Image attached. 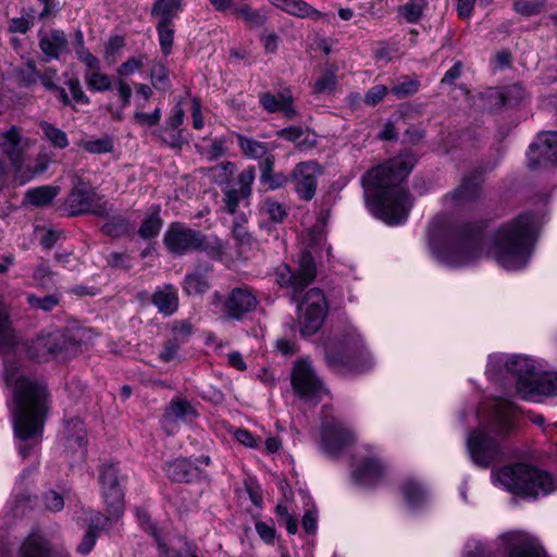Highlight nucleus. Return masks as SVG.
<instances>
[{
	"label": "nucleus",
	"instance_id": "6ab92c4d",
	"mask_svg": "<svg viewBox=\"0 0 557 557\" xmlns=\"http://www.w3.org/2000/svg\"><path fill=\"white\" fill-rule=\"evenodd\" d=\"M520 395L527 400H537L541 396L557 395V373L535 371L528 384H520Z\"/></svg>",
	"mask_w": 557,
	"mask_h": 557
},
{
	"label": "nucleus",
	"instance_id": "1a4fd4ad",
	"mask_svg": "<svg viewBox=\"0 0 557 557\" xmlns=\"http://www.w3.org/2000/svg\"><path fill=\"white\" fill-rule=\"evenodd\" d=\"M0 153L8 158L21 184L42 174L53 159L45 149L35 153L30 141H0Z\"/></svg>",
	"mask_w": 557,
	"mask_h": 557
},
{
	"label": "nucleus",
	"instance_id": "c756f323",
	"mask_svg": "<svg viewBox=\"0 0 557 557\" xmlns=\"http://www.w3.org/2000/svg\"><path fill=\"white\" fill-rule=\"evenodd\" d=\"M67 38L63 30L52 29L39 38V48L48 59H58L67 48Z\"/></svg>",
	"mask_w": 557,
	"mask_h": 557
},
{
	"label": "nucleus",
	"instance_id": "423d86ee",
	"mask_svg": "<svg viewBox=\"0 0 557 557\" xmlns=\"http://www.w3.org/2000/svg\"><path fill=\"white\" fill-rule=\"evenodd\" d=\"M325 362L339 374H362L373 367V359L362 336L354 327L335 334L325 347Z\"/></svg>",
	"mask_w": 557,
	"mask_h": 557
},
{
	"label": "nucleus",
	"instance_id": "a878e982",
	"mask_svg": "<svg viewBox=\"0 0 557 557\" xmlns=\"http://www.w3.org/2000/svg\"><path fill=\"white\" fill-rule=\"evenodd\" d=\"M527 97V91L520 83H515L496 89L488 95L492 106L497 108H515L519 106Z\"/></svg>",
	"mask_w": 557,
	"mask_h": 557
},
{
	"label": "nucleus",
	"instance_id": "2f4dec72",
	"mask_svg": "<svg viewBox=\"0 0 557 557\" xmlns=\"http://www.w3.org/2000/svg\"><path fill=\"white\" fill-rule=\"evenodd\" d=\"M210 270V265H198L193 272L187 273L182 283L183 290L187 295H202L209 290L210 282L206 272Z\"/></svg>",
	"mask_w": 557,
	"mask_h": 557
},
{
	"label": "nucleus",
	"instance_id": "ddd939ff",
	"mask_svg": "<svg viewBox=\"0 0 557 557\" xmlns=\"http://www.w3.org/2000/svg\"><path fill=\"white\" fill-rule=\"evenodd\" d=\"M124 479L116 463H103L99 468L102 498L107 511L114 518H121L125 510V493L121 484Z\"/></svg>",
	"mask_w": 557,
	"mask_h": 557
},
{
	"label": "nucleus",
	"instance_id": "a18cd8bd",
	"mask_svg": "<svg viewBox=\"0 0 557 557\" xmlns=\"http://www.w3.org/2000/svg\"><path fill=\"white\" fill-rule=\"evenodd\" d=\"M84 78L87 87L92 91H106L112 87L110 77L101 73L100 69L85 71Z\"/></svg>",
	"mask_w": 557,
	"mask_h": 557
},
{
	"label": "nucleus",
	"instance_id": "6e6552de",
	"mask_svg": "<svg viewBox=\"0 0 557 557\" xmlns=\"http://www.w3.org/2000/svg\"><path fill=\"white\" fill-rule=\"evenodd\" d=\"M496 478L506 491L524 498L546 496L554 490L550 473L525 462L504 466Z\"/></svg>",
	"mask_w": 557,
	"mask_h": 557
},
{
	"label": "nucleus",
	"instance_id": "c9c22d12",
	"mask_svg": "<svg viewBox=\"0 0 557 557\" xmlns=\"http://www.w3.org/2000/svg\"><path fill=\"white\" fill-rule=\"evenodd\" d=\"M401 129L411 139H421L424 136L418 127H406L405 119L398 115L395 120H388L384 124L383 129L379 134V139H397Z\"/></svg>",
	"mask_w": 557,
	"mask_h": 557
},
{
	"label": "nucleus",
	"instance_id": "4c0bfd02",
	"mask_svg": "<svg viewBox=\"0 0 557 557\" xmlns=\"http://www.w3.org/2000/svg\"><path fill=\"white\" fill-rule=\"evenodd\" d=\"M65 436L69 448H84L87 444V433L84 422L77 417L66 421Z\"/></svg>",
	"mask_w": 557,
	"mask_h": 557
},
{
	"label": "nucleus",
	"instance_id": "393cba45",
	"mask_svg": "<svg viewBox=\"0 0 557 557\" xmlns=\"http://www.w3.org/2000/svg\"><path fill=\"white\" fill-rule=\"evenodd\" d=\"M482 177L480 173H472L462 178L461 184L450 194L444 197V202L450 200L454 203L473 201L480 193Z\"/></svg>",
	"mask_w": 557,
	"mask_h": 557
},
{
	"label": "nucleus",
	"instance_id": "f3484780",
	"mask_svg": "<svg viewBox=\"0 0 557 557\" xmlns=\"http://www.w3.org/2000/svg\"><path fill=\"white\" fill-rule=\"evenodd\" d=\"M320 173L321 168L315 161L300 162L292 171L290 181L294 184L295 193L301 200L310 201L313 199Z\"/></svg>",
	"mask_w": 557,
	"mask_h": 557
},
{
	"label": "nucleus",
	"instance_id": "864d4df0",
	"mask_svg": "<svg viewBox=\"0 0 557 557\" xmlns=\"http://www.w3.org/2000/svg\"><path fill=\"white\" fill-rule=\"evenodd\" d=\"M27 66L32 71L33 74L38 76V78L40 79L41 84L47 89H49V90L58 89V86L54 84V79L57 77V71L55 70L49 69L45 73L39 74L37 69H36V65H35L34 61H28L27 62Z\"/></svg>",
	"mask_w": 557,
	"mask_h": 557
},
{
	"label": "nucleus",
	"instance_id": "5701e85b",
	"mask_svg": "<svg viewBox=\"0 0 557 557\" xmlns=\"http://www.w3.org/2000/svg\"><path fill=\"white\" fill-rule=\"evenodd\" d=\"M385 468L380 459L367 457L360 460L352 472L354 481L362 486H374L384 474Z\"/></svg>",
	"mask_w": 557,
	"mask_h": 557
},
{
	"label": "nucleus",
	"instance_id": "0eeeda50",
	"mask_svg": "<svg viewBox=\"0 0 557 557\" xmlns=\"http://www.w3.org/2000/svg\"><path fill=\"white\" fill-rule=\"evenodd\" d=\"M163 244L174 256L203 252L211 260L220 261L227 244L216 235H207L200 230L188 227L182 222H172L163 236Z\"/></svg>",
	"mask_w": 557,
	"mask_h": 557
},
{
	"label": "nucleus",
	"instance_id": "338daca9",
	"mask_svg": "<svg viewBox=\"0 0 557 557\" xmlns=\"http://www.w3.org/2000/svg\"><path fill=\"white\" fill-rule=\"evenodd\" d=\"M69 89L72 94L73 100L78 104H88L89 98L85 95L82 89L81 83L77 78L70 79L67 82Z\"/></svg>",
	"mask_w": 557,
	"mask_h": 557
},
{
	"label": "nucleus",
	"instance_id": "e433bc0d",
	"mask_svg": "<svg viewBox=\"0 0 557 557\" xmlns=\"http://www.w3.org/2000/svg\"><path fill=\"white\" fill-rule=\"evenodd\" d=\"M182 7V0H156L151 8V16L157 17L158 23L173 24Z\"/></svg>",
	"mask_w": 557,
	"mask_h": 557
},
{
	"label": "nucleus",
	"instance_id": "4d7b16f0",
	"mask_svg": "<svg viewBox=\"0 0 557 557\" xmlns=\"http://www.w3.org/2000/svg\"><path fill=\"white\" fill-rule=\"evenodd\" d=\"M117 519L119 518L112 517L108 511L107 515L99 511H92L89 517V530H95L98 533L100 530L107 529L111 520Z\"/></svg>",
	"mask_w": 557,
	"mask_h": 557
},
{
	"label": "nucleus",
	"instance_id": "052dcab7",
	"mask_svg": "<svg viewBox=\"0 0 557 557\" xmlns=\"http://www.w3.org/2000/svg\"><path fill=\"white\" fill-rule=\"evenodd\" d=\"M151 82L156 88H168L170 79L166 69L163 65H158L151 71Z\"/></svg>",
	"mask_w": 557,
	"mask_h": 557
},
{
	"label": "nucleus",
	"instance_id": "680f3d73",
	"mask_svg": "<svg viewBox=\"0 0 557 557\" xmlns=\"http://www.w3.org/2000/svg\"><path fill=\"white\" fill-rule=\"evenodd\" d=\"M44 502L46 508L53 512L60 511L64 507L63 497L55 491H48L44 495Z\"/></svg>",
	"mask_w": 557,
	"mask_h": 557
},
{
	"label": "nucleus",
	"instance_id": "ea45409f",
	"mask_svg": "<svg viewBox=\"0 0 557 557\" xmlns=\"http://www.w3.org/2000/svg\"><path fill=\"white\" fill-rule=\"evenodd\" d=\"M400 488L405 500L411 507L421 505L425 499V491L417 481L412 479L406 480L401 484Z\"/></svg>",
	"mask_w": 557,
	"mask_h": 557
},
{
	"label": "nucleus",
	"instance_id": "9d476101",
	"mask_svg": "<svg viewBox=\"0 0 557 557\" xmlns=\"http://www.w3.org/2000/svg\"><path fill=\"white\" fill-rule=\"evenodd\" d=\"M81 343L69 330H42L26 346L30 359L42 362L75 355Z\"/></svg>",
	"mask_w": 557,
	"mask_h": 557
},
{
	"label": "nucleus",
	"instance_id": "473e14b6",
	"mask_svg": "<svg viewBox=\"0 0 557 557\" xmlns=\"http://www.w3.org/2000/svg\"><path fill=\"white\" fill-rule=\"evenodd\" d=\"M273 3L281 10L301 18L318 21L324 16L322 12L302 0H274Z\"/></svg>",
	"mask_w": 557,
	"mask_h": 557
},
{
	"label": "nucleus",
	"instance_id": "09e8293b",
	"mask_svg": "<svg viewBox=\"0 0 557 557\" xmlns=\"http://www.w3.org/2000/svg\"><path fill=\"white\" fill-rule=\"evenodd\" d=\"M240 145L244 153L248 158L259 160V162L265 161L267 158H271L272 161H275L274 156L261 141H240Z\"/></svg>",
	"mask_w": 557,
	"mask_h": 557
},
{
	"label": "nucleus",
	"instance_id": "39448f33",
	"mask_svg": "<svg viewBox=\"0 0 557 557\" xmlns=\"http://www.w3.org/2000/svg\"><path fill=\"white\" fill-rule=\"evenodd\" d=\"M7 385H13L15 409L14 433L22 440L33 438L42 430L44 416L47 411V387L44 384L17 376L12 369H5Z\"/></svg>",
	"mask_w": 557,
	"mask_h": 557
},
{
	"label": "nucleus",
	"instance_id": "603ef678",
	"mask_svg": "<svg viewBox=\"0 0 557 557\" xmlns=\"http://www.w3.org/2000/svg\"><path fill=\"white\" fill-rule=\"evenodd\" d=\"M388 91H391V89L385 85H374L366 92L363 102L367 106L374 107L386 97Z\"/></svg>",
	"mask_w": 557,
	"mask_h": 557
},
{
	"label": "nucleus",
	"instance_id": "37998d69",
	"mask_svg": "<svg viewBox=\"0 0 557 557\" xmlns=\"http://www.w3.org/2000/svg\"><path fill=\"white\" fill-rule=\"evenodd\" d=\"M58 188L52 186H40L32 188L26 193L29 203L36 207L47 206L57 197Z\"/></svg>",
	"mask_w": 557,
	"mask_h": 557
},
{
	"label": "nucleus",
	"instance_id": "c85d7f7f",
	"mask_svg": "<svg viewBox=\"0 0 557 557\" xmlns=\"http://www.w3.org/2000/svg\"><path fill=\"white\" fill-rule=\"evenodd\" d=\"M18 344V337L12 326L9 307L0 297V351L12 350Z\"/></svg>",
	"mask_w": 557,
	"mask_h": 557
},
{
	"label": "nucleus",
	"instance_id": "49530a36",
	"mask_svg": "<svg viewBox=\"0 0 557 557\" xmlns=\"http://www.w3.org/2000/svg\"><path fill=\"white\" fill-rule=\"evenodd\" d=\"M156 28L161 51L164 55H169L174 44V24L157 23Z\"/></svg>",
	"mask_w": 557,
	"mask_h": 557
},
{
	"label": "nucleus",
	"instance_id": "bb28decb",
	"mask_svg": "<svg viewBox=\"0 0 557 557\" xmlns=\"http://www.w3.org/2000/svg\"><path fill=\"white\" fill-rule=\"evenodd\" d=\"M113 210L107 216H102L106 222L101 226V232L112 238L132 236L135 227L129 218L122 212L111 214Z\"/></svg>",
	"mask_w": 557,
	"mask_h": 557
},
{
	"label": "nucleus",
	"instance_id": "774afa93",
	"mask_svg": "<svg viewBox=\"0 0 557 557\" xmlns=\"http://www.w3.org/2000/svg\"><path fill=\"white\" fill-rule=\"evenodd\" d=\"M143 65H144V57L131 58L120 65V67L117 69V73L121 76H128V75L133 74L135 71L141 69Z\"/></svg>",
	"mask_w": 557,
	"mask_h": 557
},
{
	"label": "nucleus",
	"instance_id": "e2e57ef3",
	"mask_svg": "<svg viewBox=\"0 0 557 557\" xmlns=\"http://www.w3.org/2000/svg\"><path fill=\"white\" fill-rule=\"evenodd\" d=\"M180 346H181V343H178L177 337H174L173 339H169L163 345V349L160 352V359L164 362H170L171 360H173L176 357Z\"/></svg>",
	"mask_w": 557,
	"mask_h": 557
},
{
	"label": "nucleus",
	"instance_id": "69168bd1",
	"mask_svg": "<svg viewBox=\"0 0 557 557\" xmlns=\"http://www.w3.org/2000/svg\"><path fill=\"white\" fill-rule=\"evenodd\" d=\"M76 55L86 66V71L100 69V61L97 57L89 52L86 48L76 49Z\"/></svg>",
	"mask_w": 557,
	"mask_h": 557
},
{
	"label": "nucleus",
	"instance_id": "13d9d810",
	"mask_svg": "<svg viewBox=\"0 0 557 557\" xmlns=\"http://www.w3.org/2000/svg\"><path fill=\"white\" fill-rule=\"evenodd\" d=\"M107 264L111 269L128 271L132 268L131 258L127 253L111 252L107 257Z\"/></svg>",
	"mask_w": 557,
	"mask_h": 557
},
{
	"label": "nucleus",
	"instance_id": "2eb2a0df",
	"mask_svg": "<svg viewBox=\"0 0 557 557\" xmlns=\"http://www.w3.org/2000/svg\"><path fill=\"white\" fill-rule=\"evenodd\" d=\"M467 448L472 461L482 468L490 467L502 458L500 444L481 430H472L467 437Z\"/></svg>",
	"mask_w": 557,
	"mask_h": 557
},
{
	"label": "nucleus",
	"instance_id": "8fccbe9b",
	"mask_svg": "<svg viewBox=\"0 0 557 557\" xmlns=\"http://www.w3.org/2000/svg\"><path fill=\"white\" fill-rule=\"evenodd\" d=\"M260 210L276 223L282 222L287 216L285 207L272 198L264 199L261 202Z\"/></svg>",
	"mask_w": 557,
	"mask_h": 557
},
{
	"label": "nucleus",
	"instance_id": "b1692460",
	"mask_svg": "<svg viewBox=\"0 0 557 557\" xmlns=\"http://www.w3.org/2000/svg\"><path fill=\"white\" fill-rule=\"evenodd\" d=\"M557 162V141H532L528 151V165L535 170Z\"/></svg>",
	"mask_w": 557,
	"mask_h": 557
},
{
	"label": "nucleus",
	"instance_id": "bf43d9fd",
	"mask_svg": "<svg viewBox=\"0 0 557 557\" xmlns=\"http://www.w3.org/2000/svg\"><path fill=\"white\" fill-rule=\"evenodd\" d=\"M79 147L89 153H104L113 150L112 141H81Z\"/></svg>",
	"mask_w": 557,
	"mask_h": 557
},
{
	"label": "nucleus",
	"instance_id": "de8ad7c7",
	"mask_svg": "<svg viewBox=\"0 0 557 557\" xmlns=\"http://www.w3.org/2000/svg\"><path fill=\"white\" fill-rule=\"evenodd\" d=\"M420 87V81L418 78H411L409 76H404L400 81L392 86L391 92L395 95L398 99H403L414 95Z\"/></svg>",
	"mask_w": 557,
	"mask_h": 557
},
{
	"label": "nucleus",
	"instance_id": "a211bd4d",
	"mask_svg": "<svg viewBox=\"0 0 557 557\" xmlns=\"http://www.w3.org/2000/svg\"><path fill=\"white\" fill-rule=\"evenodd\" d=\"M292 386L301 398L311 399L321 392L322 382L309 362L298 360L293 367Z\"/></svg>",
	"mask_w": 557,
	"mask_h": 557
},
{
	"label": "nucleus",
	"instance_id": "58836bf2",
	"mask_svg": "<svg viewBox=\"0 0 557 557\" xmlns=\"http://www.w3.org/2000/svg\"><path fill=\"white\" fill-rule=\"evenodd\" d=\"M274 161L271 158H267L265 161L259 162L261 171L260 183L267 185L269 189L274 190L284 187L289 178L283 173H275L273 171Z\"/></svg>",
	"mask_w": 557,
	"mask_h": 557
},
{
	"label": "nucleus",
	"instance_id": "4468645a",
	"mask_svg": "<svg viewBox=\"0 0 557 557\" xmlns=\"http://www.w3.org/2000/svg\"><path fill=\"white\" fill-rule=\"evenodd\" d=\"M352 430L341 420H325L321 425V448L331 457H337L355 443Z\"/></svg>",
	"mask_w": 557,
	"mask_h": 557
},
{
	"label": "nucleus",
	"instance_id": "f704fd0d",
	"mask_svg": "<svg viewBox=\"0 0 557 557\" xmlns=\"http://www.w3.org/2000/svg\"><path fill=\"white\" fill-rule=\"evenodd\" d=\"M161 206L152 205L149 210L147 216L144 219L141 225L139 226L137 234L143 239H152L157 237L163 226V220L161 219Z\"/></svg>",
	"mask_w": 557,
	"mask_h": 557
},
{
	"label": "nucleus",
	"instance_id": "f8f14e48",
	"mask_svg": "<svg viewBox=\"0 0 557 557\" xmlns=\"http://www.w3.org/2000/svg\"><path fill=\"white\" fill-rule=\"evenodd\" d=\"M113 209V205L104 199L91 188H87L84 182L78 178L77 183L69 193L64 210L70 216L83 214H94L96 216H107Z\"/></svg>",
	"mask_w": 557,
	"mask_h": 557
},
{
	"label": "nucleus",
	"instance_id": "cd10ccee",
	"mask_svg": "<svg viewBox=\"0 0 557 557\" xmlns=\"http://www.w3.org/2000/svg\"><path fill=\"white\" fill-rule=\"evenodd\" d=\"M151 302L164 317L172 315L177 311L180 304L176 288L172 284L158 287L151 295Z\"/></svg>",
	"mask_w": 557,
	"mask_h": 557
},
{
	"label": "nucleus",
	"instance_id": "7ed1b4c3",
	"mask_svg": "<svg viewBox=\"0 0 557 557\" xmlns=\"http://www.w3.org/2000/svg\"><path fill=\"white\" fill-rule=\"evenodd\" d=\"M274 276L275 283L288 292L292 301L297 302L299 311L298 324L301 336L307 337L318 333L329 311L323 290L312 287L300 299L302 292L317 277V265L313 256L309 251L301 252L296 270H293L286 263L278 264L274 269Z\"/></svg>",
	"mask_w": 557,
	"mask_h": 557
},
{
	"label": "nucleus",
	"instance_id": "7c9ffc66",
	"mask_svg": "<svg viewBox=\"0 0 557 557\" xmlns=\"http://www.w3.org/2000/svg\"><path fill=\"white\" fill-rule=\"evenodd\" d=\"M505 366L507 371L517 377L516 387L520 394L521 382L524 381L528 384L536 371L534 361L523 356H513L506 361Z\"/></svg>",
	"mask_w": 557,
	"mask_h": 557
},
{
	"label": "nucleus",
	"instance_id": "4be33fe9",
	"mask_svg": "<svg viewBox=\"0 0 557 557\" xmlns=\"http://www.w3.org/2000/svg\"><path fill=\"white\" fill-rule=\"evenodd\" d=\"M259 100L263 109L270 113L282 112L287 119H293L297 114L290 89H283L277 96L271 92H263L260 95Z\"/></svg>",
	"mask_w": 557,
	"mask_h": 557
},
{
	"label": "nucleus",
	"instance_id": "412c9836",
	"mask_svg": "<svg viewBox=\"0 0 557 557\" xmlns=\"http://www.w3.org/2000/svg\"><path fill=\"white\" fill-rule=\"evenodd\" d=\"M166 476L176 483H191L201 478L202 471L188 458H176L165 463Z\"/></svg>",
	"mask_w": 557,
	"mask_h": 557
},
{
	"label": "nucleus",
	"instance_id": "6e6d98bb",
	"mask_svg": "<svg viewBox=\"0 0 557 557\" xmlns=\"http://www.w3.org/2000/svg\"><path fill=\"white\" fill-rule=\"evenodd\" d=\"M495 425L502 435L508 434L513 429V417L507 410H498L495 416Z\"/></svg>",
	"mask_w": 557,
	"mask_h": 557
},
{
	"label": "nucleus",
	"instance_id": "c03bdc74",
	"mask_svg": "<svg viewBox=\"0 0 557 557\" xmlns=\"http://www.w3.org/2000/svg\"><path fill=\"white\" fill-rule=\"evenodd\" d=\"M516 13L524 17L539 15L546 9V0H516L512 3Z\"/></svg>",
	"mask_w": 557,
	"mask_h": 557
},
{
	"label": "nucleus",
	"instance_id": "5fc2aeb1",
	"mask_svg": "<svg viewBox=\"0 0 557 557\" xmlns=\"http://www.w3.org/2000/svg\"><path fill=\"white\" fill-rule=\"evenodd\" d=\"M255 181V168L249 166L238 175L239 190L243 198H248L251 194V185Z\"/></svg>",
	"mask_w": 557,
	"mask_h": 557
},
{
	"label": "nucleus",
	"instance_id": "dca6fc26",
	"mask_svg": "<svg viewBox=\"0 0 557 557\" xmlns=\"http://www.w3.org/2000/svg\"><path fill=\"white\" fill-rule=\"evenodd\" d=\"M507 557H547L541 544L527 535L513 534L506 546ZM466 557H495L485 545L480 544L469 552Z\"/></svg>",
	"mask_w": 557,
	"mask_h": 557
},
{
	"label": "nucleus",
	"instance_id": "f03ea898",
	"mask_svg": "<svg viewBox=\"0 0 557 557\" xmlns=\"http://www.w3.org/2000/svg\"><path fill=\"white\" fill-rule=\"evenodd\" d=\"M485 227L481 222H453L438 214L430 222L428 242L434 257L451 268L468 267L480 260L485 248Z\"/></svg>",
	"mask_w": 557,
	"mask_h": 557
},
{
	"label": "nucleus",
	"instance_id": "a19ab883",
	"mask_svg": "<svg viewBox=\"0 0 557 557\" xmlns=\"http://www.w3.org/2000/svg\"><path fill=\"white\" fill-rule=\"evenodd\" d=\"M426 7V0H408L405 4L398 7V13L407 23L414 24L421 20Z\"/></svg>",
	"mask_w": 557,
	"mask_h": 557
},
{
	"label": "nucleus",
	"instance_id": "0e129e2a",
	"mask_svg": "<svg viewBox=\"0 0 557 557\" xmlns=\"http://www.w3.org/2000/svg\"><path fill=\"white\" fill-rule=\"evenodd\" d=\"M173 333L175 334L174 337L178 338V343H184L188 339V337L193 333V325L189 321L183 320V321H176L172 327Z\"/></svg>",
	"mask_w": 557,
	"mask_h": 557
},
{
	"label": "nucleus",
	"instance_id": "aec40b11",
	"mask_svg": "<svg viewBox=\"0 0 557 557\" xmlns=\"http://www.w3.org/2000/svg\"><path fill=\"white\" fill-rule=\"evenodd\" d=\"M20 557H70V554L54 548L41 533L32 532L20 547Z\"/></svg>",
	"mask_w": 557,
	"mask_h": 557
},
{
	"label": "nucleus",
	"instance_id": "3c124183",
	"mask_svg": "<svg viewBox=\"0 0 557 557\" xmlns=\"http://www.w3.org/2000/svg\"><path fill=\"white\" fill-rule=\"evenodd\" d=\"M234 13L243 18L249 27H260L264 24L265 17L249 5L244 4L234 8Z\"/></svg>",
	"mask_w": 557,
	"mask_h": 557
},
{
	"label": "nucleus",
	"instance_id": "79ce46f5",
	"mask_svg": "<svg viewBox=\"0 0 557 557\" xmlns=\"http://www.w3.org/2000/svg\"><path fill=\"white\" fill-rule=\"evenodd\" d=\"M61 298V294L59 293H53L45 296L29 294L26 297V301L32 309L50 312L60 305Z\"/></svg>",
	"mask_w": 557,
	"mask_h": 557
},
{
	"label": "nucleus",
	"instance_id": "72a5a7b5",
	"mask_svg": "<svg viewBox=\"0 0 557 557\" xmlns=\"http://www.w3.org/2000/svg\"><path fill=\"white\" fill-rule=\"evenodd\" d=\"M198 413L191 404L184 398H173L164 409V419L168 422L186 421L197 417Z\"/></svg>",
	"mask_w": 557,
	"mask_h": 557
},
{
	"label": "nucleus",
	"instance_id": "20e7f679",
	"mask_svg": "<svg viewBox=\"0 0 557 557\" xmlns=\"http://www.w3.org/2000/svg\"><path fill=\"white\" fill-rule=\"evenodd\" d=\"M537 231V216L530 212L521 213L496 231L487 253L505 269H521L531 256Z\"/></svg>",
	"mask_w": 557,
	"mask_h": 557
},
{
	"label": "nucleus",
	"instance_id": "f257e3e1",
	"mask_svg": "<svg viewBox=\"0 0 557 557\" xmlns=\"http://www.w3.org/2000/svg\"><path fill=\"white\" fill-rule=\"evenodd\" d=\"M416 162V152L408 149L371 168L361 177L367 207L375 218L388 225L401 224L409 215L412 198L400 183L412 171Z\"/></svg>",
	"mask_w": 557,
	"mask_h": 557
},
{
	"label": "nucleus",
	"instance_id": "9b49d317",
	"mask_svg": "<svg viewBox=\"0 0 557 557\" xmlns=\"http://www.w3.org/2000/svg\"><path fill=\"white\" fill-rule=\"evenodd\" d=\"M211 304L220 308L222 317L230 321H243L260 305L257 290L248 285L233 287L226 296L215 290Z\"/></svg>",
	"mask_w": 557,
	"mask_h": 557
}]
</instances>
